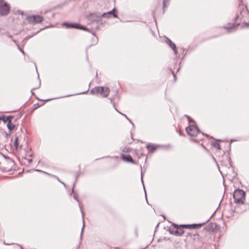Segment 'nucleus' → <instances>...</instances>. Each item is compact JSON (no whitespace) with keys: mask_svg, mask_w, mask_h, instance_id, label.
Instances as JSON below:
<instances>
[{"mask_svg":"<svg viewBox=\"0 0 249 249\" xmlns=\"http://www.w3.org/2000/svg\"><path fill=\"white\" fill-rule=\"evenodd\" d=\"M248 17H249V11L247 6L242 3H240L234 19H240L241 20H243V24L241 27L242 28H247L249 27V23L245 22L244 18Z\"/></svg>","mask_w":249,"mask_h":249,"instance_id":"obj_1","label":"nucleus"},{"mask_svg":"<svg viewBox=\"0 0 249 249\" xmlns=\"http://www.w3.org/2000/svg\"><path fill=\"white\" fill-rule=\"evenodd\" d=\"M109 92L110 90L108 88L102 86L95 87L90 91V93L92 95L100 94L103 97L105 98L107 97Z\"/></svg>","mask_w":249,"mask_h":249,"instance_id":"obj_2","label":"nucleus"},{"mask_svg":"<svg viewBox=\"0 0 249 249\" xmlns=\"http://www.w3.org/2000/svg\"><path fill=\"white\" fill-rule=\"evenodd\" d=\"M245 192L243 190L236 189L233 195L234 202L239 204H244L245 200Z\"/></svg>","mask_w":249,"mask_h":249,"instance_id":"obj_3","label":"nucleus"},{"mask_svg":"<svg viewBox=\"0 0 249 249\" xmlns=\"http://www.w3.org/2000/svg\"><path fill=\"white\" fill-rule=\"evenodd\" d=\"M186 237L193 244L203 243V237L200 236L196 231H192L187 232Z\"/></svg>","mask_w":249,"mask_h":249,"instance_id":"obj_4","label":"nucleus"},{"mask_svg":"<svg viewBox=\"0 0 249 249\" xmlns=\"http://www.w3.org/2000/svg\"><path fill=\"white\" fill-rule=\"evenodd\" d=\"M183 228L179 227V225L176 224H173L169 227V231L171 234L176 236H181L184 233Z\"/></svg>","mask_w":249,"mask_h":249,"instance_id":"obj_5","label":"nucleus"},{"mask_svg":"<svg viewBox=\"0 0 249 249\" xmlns=\"http://www.w3.org/2000/svg\"><path fill=\"white\" fill-rule=\"evenodd\" d=\"M186 131L188 135L192 137L196 136L200 133L198 127L194 125H190L186 128Z\"/></svg>","mask_w":249,"mask_h":249,"instance_id":"obj_6","label":"nucleus"},{"mask_svg":"<svg viewBox=\"0 0 249 249\" xmlns=\"http://www.w3.org/2000/svg\"><path fill=\"white\" fill-rule=\"evenodd\" d=\"M10 6L3 0H0V15H7L9 13Z\"/></svg>","mask_w":249,"mask_h":249,"instance_id":"obj_7","label":"nucleus"},{"mask_svg":"<svg viewBox=\"0 0 249 249\" xmlns=\"http://www.w3.org/2000/svg\"><path fill=\"white\" fill-rule=\"evenodd\" d=\"M26 19L29 23L36 24L41 23L43 19V18L39 15H33L27 17Z\"/></svg>","mask_w":249,"mask_h":249,"instance_id":"obj_8","label":"nucleus"},{"mask_svg":"<svg viewBox=\"0 0 249 249\" xmlns=\"http://www.w3.org/2000/svg\"><path fill=\"white\" fill-rule=\"evenodd\" d=\"M101 18V14L99 13H90L87 16V19L90 23L100 21Z\"/></svg>","mask_w":249,"mask_h":249,"instance_id":"obj_9","label":"nucleus"},{"mask_svg":"<svg viewBox=\"0 0 249 249\" xmlns=\"http://www.w3.org/2000/svg\"><path fill=\"white\" fill-rule=\"evenodd\" d=\"M63 25L66 27L68 28H76L82 29L84 31H86L87 30V28L86 27H84L78 23L64 22L63 23Z\"/></svg>","mask_w":249,"mask_h":249,"instance_id":"obj_10","label":"nucleus"},{"mask_svg":"<svg viewBox=\"0 0 249 249\" xmlns=\"http://www.w3.org/2000/svg\"><path fill=\"white\" fill-rule=\"evenodd\" d=\"M205 224V222L199 224H182L180 225L179 227L182 228L189 229H196L201 228Z\"/></svg>","mask_w":249,"mask_h":249,"instance_id":"obj_11","label":"nucleus"},{"mask_svg":"<svg viewBox=\"0 0 249 249\" xmlns=\"http://www.w3.org/2000/svg\"><path fill=\"white\" fill-rule=\"evenodd\" d=\"M164 41L173 50L174 53L175 54H177L178 50L175 44L173 43L171 39L167 37L164 38Z\"/></svg>","mask_w":249,"mask_h":249,"instance_id":"obj_12","label":"nucleus"},{"mask_svg":"<svg viewBox=\"0 0 249 249\" xmlns=\"http://www.w3.org/2000/svg\"><path fill=\"white\" fill-rule=\"evenodd\" d=\"M216 228V224L215 223H210L207 226L204 228L203 231H205L209 232H213Z\"/></svg>","mask_w":249,"mask_h":249,"instance_id":"obj_13","label":"nucleus"},{"mask_svg":"<svg viewBox=\"0 0 249 249\" xmlns=\"http://www.w3.org/2000/svg\"><path fill=\"white\" fill-rule=\"evenodd\" d=\"M122 159L125 161L132 163L133 164H136V162H135L132 157L129 155H122Z\"/></svg>","mask_w":249,"mask_h":249,"instance_id":"obj_14","label":"nucleus"},{"mask_svg":"<svg viewBox=\"0 0 249 249\" xmlns=\"http://www.w3.org/2000/svg\"><path fill=\"white\" fill-rule=\"evenodd\" d=\"M13 116H6L5 115H2L0 116V120L3 121V122L4 123H6L7 122V123L9 122L10 120H12V119L14 118Z\"/></svg>","mask_w":249,"mask_h":249,"instance_id":"obj_15","label":"nucleus"},{"mask_svg":"<svg viewBox=\"0 0 249 249\" xmlns=\"http://www.w3.org/2000/svg\"><path fill=\"white\" fill-rule=\"evenodd\" d=\"M239 25L240 23H238L236 25H235V23H233L231 24V26H230V24H229L228 26H226V27H224V28H225L228 32H230L234 30L235 26H238Z\"/></svg>","mask_w":249,"mask_h":249,"instance_id":"obj_16","label":"nucleus"},{"mask_svg":"<svg viewBox=\"0 0 249 249\" xmlns=\"http://www.w3.org/2000/svg\"><path fill=\"white\" fill-rule=\"evenodd\" d=\"M158 145L155 144H148L146 148L149 152L153 153L158 148Z\"/></svg>","mask_w":249,"mask_h":249,"instance_id":"obj_17","label":"nucleus"},{"mask_svg":"<svg viewBox=\"0 0 249 249\" xmlns=\"http://www.w3.org/2000/svg\"><path fill=\"white\" fill-rule=\"evenodd\" d=\"M112 16V14L110 11H108L107 13H104L103 14H101V17L106 18H111Z\"/></svg>","mask_w":249,"mask_h":249,"instance_id":"obj_18","label":"nucleus"},{"mask_svg":"<svg viewBox=\"0 0 249 249\" xmlns=\"http://www.w3.org/2000/svg\"><path fill=\"white\" fill-rule=\"evenodd\" d=\"M7 126L10 132L12 131L15 127V125L12 123V120L9 121L7 123Z\"/></svg>","mask_w":249,"mask_h":249,"instance_id":"obj_19","label":"nucleus"},{"mask_svg":"<svg viewBox=\"0 0 249 249\" xmlns=\"http://www.w3.org/2000/svg\"><path fill=\"white\" fill-rule=\"evenodd\" d=\"M212 145H213V147L216 148L218 150H220L221 149L220 143H218V142H213L212 143Z\"/></svg>","mask_w":249,"mask_h":249,"instance_id":"obj_20","label":"nucleus"},{"mask_svg":"<svg viewBox=\"0 0 249 249\" xmlns=\"http://www.w3.org/2000/svg\"><path fill=\"white\" fill-rule=\"evenodd\" d=\"M110 12L112 14L113 17L115 18H118V16L116 14L117 10L115 8H114L111 11H110Z\"/></svg>","mask_w":249,"mask_h":249,"instance_id":"obj_21","label":"nucleus"},{"mask_svg":"<svg viewBox=\"0 0 249 249\" xmlns=\"http://www.w3.org/2000/svg\"><path fill=\"white\" fill-rule=\"evenodd\" d=\"M170 0H164L163 1V10L167 6V5L169 4V3L170 2Z\"/></svg>","mask_w":249,"mask_h":249,"instance_id":"obj_22","label":"nucleus"},{"mask_svg":"<svg viewBox=\"0 0 249 249\" xmlns=\"http://www.w3.org/2000/svg\"><path fill=\"white\" fill-rule=\"evenodd\" d=\"M14 145L16 147V149H18V137L17 136H16L15 138Z\"/></svg>","mask_w":249,"mask_h":249,"instance_id":"obj_23","label":"nucleus"},{"mask_svg":"<svg viewBox=\"0 0 249 249\" xmlns=\"http://www.w3.org/2000/svg\"><path fill=\"white\" fill-rule=\"evenodd\" d=\"M73 197L75 200H76L77 201H78V195L77 194H74L73 195Z\"/></svg>","mask_w":249,"mask_h":249,"instance_id":"obj_24","label":"nucleus"},{"mask_svg":"<svg viewBox=\"0 0 249 249\" xmlns=\"http://www.w3.org/2000/svg\"><path fill=\"white\" fill-rule=\"evenodd\" d=\"M185 116L187 118L188 120L190 122H191V118H190V117H189V116H188L187 115H185Z\"/></svg>","mask_w":249,"mask_h":249,"instance_id":"obj_25","label":"nucleus"},{"mask_svg":"<svg viewBox=\"0 0 249 249\" xmlns=\"http://www.w3.org/2000/svg\"><path fill=\"white\" fill-rule=\"evenodd\" d=\"M123 116H124L125 117V118H126L129 121V122H131V121L127 118V117L126 116V115L124 114H122Z\"/></svg>","mask_w":249,"mask_h":249,"instance_id":"obj_26","label":"nucleus"},{"mask_svg":"<svg viewBox=\"0 0 249 249\" xmlns=\"http://www.w3.org/2000/svg\"><path fill=\"white\" fill-rule=\"evenodd\" d=\"M18 246L20 247V249H23V248L22 247V246H21L20 245H18Z\"/></svg>","mask_w":249,"mask_h":249,"instance_id":"obj_27","label":"nucleus"},{"mask_svg":"<svg viewBox=\"0 0 249 249\" xmlns=\"http://www.w3.org/2000/svg\"><path fill=\"white\" fill-rule=\"evenodd\" d=\"M191 140L192 141H196V139H191Z\"/></svg>","mask_w":249,"mask_h":249,"instance_id":"obj_28","label":"nucleus"},{"mask_svg":"<svg viewBox=\"0 0 249 249\" xmlns=\"http://www.w3.org/2000/svg\"><path fill=\"white\" fill-rule=\"evenodd\" d=\"M172 73L174 75V77H175V78H176V76H175V74H174V72L173 71L172 72Z\"/></svg>","mask_w":249,"mask_h":249,"instance_id":"obj_29","label":"nucleus"},{"mask_svg":"<svg viewBox=\"0 0 249 249\" xmlns=\"http://www.w3.org/2000/svg\"><path fill=\"white\" fill-rule=\"evenodd\" d=\"M179 135H182V133H181V132L180 131H179Z\"/></svg>","mask_w":249,"mask_h":249,"instance_id":"obj_30","label":"nucleus"},{"mask_svg":"<svg viewBox=\"0 0 249 249\" xmlns=\"http://www.w3.org/2000/svg\"><path fill=\"white\" fill-rule=\"evenodd\" d=\"M84 227V224H83V228H82V231H83V229Z\"/></svg>","mask_w":249,"mask_h":249,"instance_id":"obj_31","label":"nucleus"},{"mask_svg":"<svg viewBox=\"0 0 249 249\" xmlns=\"http://www.w3.org/2000/svg\"><path fill=\"white\" fill-rule=\"evenodd\" d=\"M20 51H21V52H22V53H24V51H23V50L20 49Z\"/></svg>","mask_w":249,"mask_h":249,"instance_id":"obj_32","label":"nucleus"},{"mask_svg":"<svg viewBox=\"0 0 249 249\" xmlns=\"http://www.w3.org/2000/svg\"><path fill=\"white\" fill-rule=\"evenodd\" d=\"M33 89H32L31 91H32V93L33 94H34V93H33Z\"/></svg>","mask_w":249,"mask_h":249,"instance_id":"obj_33","label":"nucleus"},{"mask_svg":"<svg viewBox=\"0 0 249 249\" xmlns=\"http://www.w3.org/2000/svg\"><path fill=\"white\" fill-rule=\"evenodd\" d=\"M203 148H204L205 149H206V147H205L204 146H203Z\"/></svg>","mask_w":249,"mask_h":249,"instance_id":"obj_34","label":"nucleus"},{"mask_svg":"<svg viewBox=\"0 0 249 249\" xmlns=\"http://www.w3.org/2000/svg\"><path fill=\"white\" fill-rule=\"evenodd\" d=\"M202 135L203 136H204V133H202Z\"/></svg>","mask_w":249,"mask_h":249,"instance_id":"obj_35","label":"nucleus"}]
</instances>
